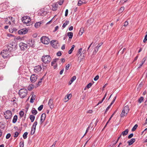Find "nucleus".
Segmentation results:
<instances>
[{
  "label": "nucleus",
  "mask_w": 147,
  "mask_h": 147,
  "mask_svg": "<svg viewBox=\"0 0 147 147\" xmlns=\"http://www.w3.org/2000/svg\"><path fill=\"white\" fill-rule=\"evenodd\" d=\"M13 45L11 44H9L7 46V49L6 50H7L10 52L12 51L13 50Z\"/></svg>",
  "instance_id": "14"
},
{
  "label": "nucleus",
  "mask_w": 147,
  "mask_h": 147,
  "mask_svg": "<svg viewBox=\"0 0 147 147\" xmlns=\"http://www.w3.org/2000/svg\"><path fill=\"white\" fill-rule=\"evenodd\" d=\"M4 116L7 120H11L12 117V113L11 111L7 110L4 113Z\"/></svg>",
  "instance_id": "3"
},
{
  "label": "nucleus",
  "mask_w": 147,
  "mask_h": 147,
  "mask_svg": "<svg viewBox=\"0 0 147 147\" xmlns=\"http://www.w3.org/2000/svg\"><path fill=\"white\" fill-rule=\"evenodd\" d=\"M19 45L22 50H24L27 49L28 45L23 42H21L20 43Z\"/></svg>",
  "instance_id": "8"
},
{
  "label": "nucleus",
  "mask_w": 147,
  "mask_h": 147,
  "mask_svg": "<svg viewBox=\"0 0 147 147\" xmlns=\"http://www.w3.org/2000/svg\"><path fill=\"white\" fill-rule=\"evenodd\" d=\"M57 43V41L53 40L51 41L50 44L53 48H56L57 47L56 44Z\"/></svg>",
  "instance_id": "15"
},
{
  "label": "nucleus",
  "mask_w": 147,
  "mask_h": 147,
  "mask_svg": "<svg viewBox=\"0 0 147 147\" xmlns=\"http://www.w3.org/2000/svg\"><path fill=\"white\" fill-rule=\"evenodd\" d=\"M128 24V21H126L124 23V26L125 27H126Z\"/></svg>",
  "instance_id": "49"
},
{
  "label": "nucleus",
  "mask_w": 147,
  "mask_h": 147,
  "mask_svg": "<svg viewBox=\"0 0 147 147\" xmlns=\"http://www.w3.org/2000/svg\"><path fill=\"white\" fill-rule=\"evenodd\" d=\"M70 66V65L69 64H68L65 67V69L66 70H68L69 69V68Z\"/></svg>",
  "instance_id": "52"
},
{
  "label": "nucleus",
  "mask_w": 147,
  "mask_h": 147,
  "mask_svg": "<svg viewBox=\"0 0 147 147\" xmlns=\"http://www.w3.org/2000/svg\"><path fill=\"white\" fill-rule=\"evenodd\" d=\"M71 94H67L66 96H65V99L66 98V97H67V98L68 99L67 101H68L69 99L71 98Z\"/></svg>",
  "instance_id": "34"
},
{
  "label": "nucleus",
  "mask_w": 147,
  "mask_h": 147,
  "mask_svg": "<svg viewBox=\"0 0 147 147\" xmlns=\"http://www.w3.org/2000/svg\"><path fill=\"white\" fill-rule=\"evenodd\" d=\"M41 69L42 68L40 66L38 65L34 67V70L35 73H38L40 71Z\"/></svg>",
  "instance_id": "13"
},
{
  "label": "nucleus",
  "mask_w": 147,
  "mask_h": 147,
  "mask_svg": "<svg viewBox=\"0 0 147 147\" xmlns=\"http://www.w3.org/2000/svg\"><path fill=\"white\" fill-rule=\"evenodd\" d=\"M37 124V122L36 121H35L34 123V125H33V129H36V127Z\"/></svg>",
  "instance_id": "44"
},
{
  "label": "nucleus",
  "mask_w": 147,
  "mask_h": 147,
  "mask_svg": "<svg viewBox=\"0 0 147 147\" xmlns=\"http://www.w3.org/2000/svg\"><path fill=\"white\" fill-rule=\"evenodd\" d=\"M128 132V129H126L125 130V131H123L122 133V134L123 136H125L126 135Z\"/></svg>",
  "instance_id": "32"
},
{
  "label": "nucleus",
  "mask_w": 147,
  "mask_h": 147,
  "mask_svg": "<svg viewBox=\"0 0 147 147\" xmlns=\"http://www.w3.org/2000/svg\"><path fill=\"white\" fill-rule=\"evenodd\" d=\"M35 129H32V130L31 132V134H33L34 133L35 131Z\"/></svg>",
  "instance_id": "57"
},
{
  "label": "nucleus",
  "mask_w": 147,
  "mask_h": 147,
  "mask_svg": "<svg viewBox=\"0 0 147 147\" xmlns=\"http://www.w3.org/2000/svg\"><path fill=\"white\" fill-rule=\"evenodd\" d=\"M37 79V76L35 74H32L31 76L30 79L32 82H34L36 81Z\"/></svg>",
  "instance_id": "11"
},
{
  "label": "nucleus",
  "mask_w": 147,
  "mask_h": 147,
  "mask_svg": "<svg viewBox=\"0 0 147 147\" xmlns=\"http://www.w3.org/2000/svg\"><path fill=\"white\" fill-rule=\"evenodd\" d=\"M10 136H11L10 134L9 133L6 136V138L7 139H9L10 137Z\"/></svg>",
  "instance_id": "50"
},
{
  "label": "nucleus",
  "mask_w": 147,
  "mask_h": 147,
  "mask_svg": "<svg viewBox=\"0 0 147 147\" xmlns=\"http://www.w3.org/2000/svg\"><path fill=\"white\" fill-rule=\"evenodd\" d=\"M76 77L75 76H73L71 79L70 80L73 82L76 79Z\"/></svg>",
  "instance_id": "41"
},
{
  "label": "nucleus",
  "mask_w": 147,
  "mask_h": 147,
  "mask_svg": "<svg viewBox=\"0 0 147 147\" xmlns=\"http://www.w3.org/2000/svg\"><path fill=\"white\" fill-rule=\"evenodd\" d=\"M136 141L135 138H132L130 139L129 141H128L127 143L129 144V145L132 144Z\"/></svg>",
  "instance_id": "21"
},
{
  "label": "nucleus",
  "mask_w": 147,
  "mask_h": 147,
  "mask_svg": "<svg viewBox=\"0 0 147 147\" xmlns=\"http://www.w3.org/2000/svg\"><path fill=\"white\" fill-rule=\"evenodd\" d=\"M40 40L42 43L45 44H48L50 42L49 39L47 36H42Z\"/></svg>",
  "instance_id": "7"
},
{
  "label": "nucleus",
  "mask_w": 147,
  "mask_h": 147,
  "mask_svg": "<svg viewBox=\"0 0 147 147\" xmlns=\"http://www.w3.org/2000/svg\"><path fill=\"white\" fill-rule=\"evenodd\" d=\"M28 46L30 47H33L35 46V42L34 40L30 39L27 41Z\"/></svg>",
  "instance_id": "9"
},
{
  "label": "nucleus",
  "mask_w": 147,
  "mask_h": 147,
  "mask_svg": "<svg viewBox=\"0 0 147 147\" xmlns=\"http://www.w3.org/2000/svg\"><path fill=\"white\" fill-rule=\"evenodd\" d=\"M73 26H71L69 28V31H71L73 30Z\"/></svg>",
  "instance_id": "62"
},
{
  "label": "nucleus",
  "mask_w": 147,
  "mask_h": 147,
  "mask_svg": "<svg viewBox=\"0 0 147 147\" xmlns=\"http://www.w3.org/2000/svg\"><path fill=\"white\" fill-rule=\"evenodd\" d=\"M75 47V46L74 45H72L71 48L68 51V53L69 54H71L72 53L73 51L74 50Z\"/></svg>",
  "instance_id": "26"
},
{
  "label": "nucleus",
  "mask_w": 147,
  "mask_h": 147,
  "mask_svg": "<svg viewBox=\"0 0 147 147\" xmlns=\"http://www.w3.org/2000/svg\"><path fill=\"white\" fill-rule=\"evenodd\" d=\"M111 117H110V118H109V120H108V121L107 122V123H106V124L105 125V126L104 127V128H103V129H104L105 127H106V126L107 124L111 120Z\"/></svg>",
  "instance_id": "58"
},
{
  "label": "nucleus",
  "mask_w": 147,
  "mask_h": 147,
  "mask_svg": "<svg viewBox=\"0 0 147 147\" xmlns=\"http://www.w3.org/2000/svg\"><path fill=\"white\" fill-rule=\"evenodd\" d=\"M28 134V133L27 132H25L23 134V137L24 139H26V138Z\"/></svg>",
  "instance_id": "35"
},
{
  "label": "nucleus",
  "mask_w": 147,
  "mask_h": 147,
  "mask_svg": "<svg viewBox=\"0 0 147 147\" xmlns=\"http://www.w3.org/2000/svg\"><path fill=\"white\" fill-rule=\"evenodd\" d=\"M103 44V42H101L98 44L97 46L95 48L93 52L94 54L96 53L98 51V48L100 47Z\"/></svg>",
  "instance_id": "16"
},
{
  "label": "nucleus",
  "mask_w": 147,
  "mask_h": 147,
  "mask_svg": "<svg viewBox=\"0 0 147 147\" xmlns=\"http://www.w3.org/2000/svg\"><path fill=\"white\" fill-rule=\"evenodd\" d=\"M30 118L32 122L34 121V118L35 117L33 115H31L30 116Z\"/></svg>",
  "instance_id": "31"
},
{
  "label": "nucleus",
  "mask_w": 147,
  "mask_h": 147,
  "mask_svg": "<svg viewBox=\"0 0 147 147\" xmlns=\"http://www.w3.org/2000/svg\"><path fill=\"white\" fill-rule=\"evenodd\" d=\"M18 117L17 115H15V116H14L12 120V122L13 123H14L16 122L18 119Z\"/></svg>",
  "instance_id": "23"
},
{
  "label": "nucleus",
  "mask_w": 147,
  "mask_h": 147,
  "mask_svg": "<svg viewBox=\"0 0 147 147\" xmlns=\"http://www.w3.org/2000/svg\"><path fill=\"white\" fill-rule=\"evenodd\" d=\"M24 112L22 111H21L19 113V115L21 117H22L24 115Z\"/></svg>",
  "instance_id": "36"
},
{
  "label": "nucleus",
  "mask_w": 147,
  "mask_h": 147,
  "mask_svg": "<svg viewBox=\"0 0 147 147\" xmlns=\"http://www.w3.org/2000/svg\"><path fill=\"white\" fill-rule=\"evenodd\" d=\"M48 105L51 109L53 108V101L52 99H49L48 102Z\"/></svg>",
  "instance_id": "17"
},
{
  "label": "nucleus",
  "mask_w": 147,
  "mask_h": 147,
  "mask_svg": "<svg viewBox=\"0 0 147 147\" xmlns=\"http://www.w3.org/2000/svg\"><path fill=\"white\" fill-rule=\"evenodd\" d=\"M64 70V69H63L60 71V73H59V74L60 75H61L62 74Z\"/></svg>",
  "instance_id": "63"
},
{
  "label": "nucleus",
  "mask_w": 147,
  "mask_h": 147,
  "mask_svg": "<svg viewBox=\"0 0 147 147\" xmlns=\"http://www.w3.org/2000/svg\"><path fill=\"white\" fill-rule=\"evenodd\" d=\"M35 96H36L35 95H33L32 96L30 100V102L31 103H33L34 102V100L35 99Z\"/></svg>",
  "instance_id": "24"
},
{
  "label": "nucleus",
  "mask_w": 147,
  "mask_h": 147,
  "mask_svg": "<svg viewBox=\"0 0 147 147\" xmlns=\"http://www.w3.org/2000/svg\"><path fill=\"white\" fill-rule=\"evenodd\" d=\"M27 31V30L26 28H24L19 30L18 32L19 34L23 35L26 34Z\"/></svg>",
  "instance_id": "10"
},
{
  "label": "nucleus",
  "mask_w": 147,
  "mask_h": 147,
  "mask_svg": "<svg viewBox=\"0 0 147 147\" xmlns=\"http://www.w3.org/2000/svg\"><path fill=\"white\" fill-rule=\"evenodd\" d=\"M19 133L17 132H16L14 134V137H18L19 135Z\"/></svg>",
  "instance_id": "47"
},
{
  "label": "nucleus",
  "mask_w": 147,
  "mask_h": 147,
  "mask_svg": "<svg viewBox=\"0 0 147 147\" xmlns=\"http://www.w3.org/2000/svg\"><path fill=\"white\" fill-rule=\"evenodd\" d=\"M33 88V86H31L30 85L28 87V89L29 90H31Z\"/></svg>",
  "instance_id": "37"
},
{
  "label": "nucleus",
  "mask_w": 147,
  "mask_h": 147,
  "mask_svg": "<svg viewBox=\"0 0 147 147\" xmlns=\"http://www.w3.org/2000/svg\"><path fill=\"white\" fill-rule=\"evenodd\" d=\"M133 133L130 134L128 136V138H131L133 136Z\"/></svg>",
  "instance_id": "55"
},
{
  "label": "nucleus",
  "mask_w": 147,
  "mask_h": 147,
  "mask_svg": "<svg viewBox=\"0 0 147 147\" xmlns=\"http://www.w3.org/2000/svg\"><path fill=\"white\" fill-rule=\"evenodd\" d=\"M67 36L69 37V38H72L73 36V33L72 32H68L67 33Z\"/></svg>",
  "instance_id": "28"
},
{
  "label": "nucleus",
  "mask_w": 147,
  "mask_h": 147,
  "mask_svg": "<svg viewBox=\"0 0 147 147\" xmlns=\"http://www.w3.org/2000/svg\"><path fill=\"white\" fill-rule=\"evenodd\" d=\"M42 22H39L36 23L34 25L35 27L36 28H39Z\"/></svg>",
  "instance_id": "22"
},
{
  "label": "nucleus",
  "mask_w": 147,
  "mask_h": 147,
  "mask_svg": "<svg viewBox=\"0 0 147 147\" xmlns=\"http://www.w3.org/2000/svg\"><path fill=\"white\" fill-rule=\"evenodd\" d=\"M98 78H99V76L98 75H97L94 78V81H96L98 79Z\"/></svg>",
  "instance_id": "48"
},
{
  "label": "nucleus",
  "mask_w": 147,
  "mask_h": 147,
  "mask_svg": "<svg viewBox=\"0 0 147 147\" xmlns=\"http://www.w3.org/2000/svg\"><path fill=\"white\" fill-rule=\"evenodd\" d=\"M4 127L5 125L4 124L1 123L0 124V128H1V129H4Z\"/></svg>",
  "instance_id": "42"
},
{
  "label": "nucleus",
  "mask_w": 147,
  "mask_h": 147,
  "mask_svg": "<svg viewBox=\"0 0 147 147\" xmlns=\"http://www.w3.org/2000/svg\"><path fill=\"white\" fill-rule=\"evenodd\" d=\"M129 111V107L128 105L125 106L122 110V111L120 114V116L122 117L124 116H126Z\"/></svg>",
  "instance_id": "2"
},
{
  "label": "nucleus",
  "mask_w": 147,
  "mask_h": 147,
  "mask_svg": "<svg viewBox=\"0 0 147 147\" xmlns=\"http://www.w3.org/2000/svg\"><path fill=\"white\" fill-rule=\"evenodd\" d=\"M1 54L4 58H7L10 57V52L7 50H3L1 52Z\"/></svg>",
  "instance_id": "6"
},
{
  "label": "nucleus",
  "mask_w": 147,
  "mask_h": 147,
  "mask_svg": "<svg viewBox=\"0 0 147 147\" xmlns=\"http://www.w3.org/2000/svg\"><path fill=\"white\" fill-rule=\"evenodd\" d=\"M22 20V22L26 24L27 26H28L30 25V23L31 19L28 16H24L22 17L21 18Z\"/></svg>",
  "instance_id": "4"
},
{
  "label": "nucleus",
  "mask_w": 147,
  "mask_h": 147,
  "mask_svg": "<svg viewBox=\"0 0 147 147\" xmlns=\"http://www.w3.org/2000/svg\"><path fill=\"white\" fill-rule=\"evenodd\" d=\"M46 117V115L45 113H43L41 115L40 122L41 123L43 122L45 120Z\"/></svg>",
  "instance_id": "19"
},
{
  "label": "nucleus",
  "mask_w": 147,
  "mask_h": 147,
  "mask_svg": "<svg viewBox=\"0 0 147 147\" xmlns=\"http://www.w3.org/2000/svg\"><path fill=\"white\" fill-rule=\"evenodd\" d=\"M24 143L23 142H20V147H24Z\"/></svg>",
  "instance_id": "46"
},
{
  "label": "nucleus",
  "mask_w": 147,
  "mask_h": 147,
  "mask_svg": "<svg viewBox=\"0 0 147 147\" xmlns=\"http://www.w3.org/2000/svg\"><path fill=\"white\" fill-rule=\"evenodd\" d=\"M69 23V21L68 20H66L65 23H64L62 27L63 28H65L67 25Z\"/></svg>",
  "instance_id": "33"
},
{
  "label": "nucleus",
  "mask_w": 147,
  "mask_h": 147,
  "mask_svg": "<svg viewBox=\"0 0 147 147\" xmlns=\"http://www.w3.org/2000/svg\"><path fill=\"white\" fill-rule=\"evenodd\" d=\"M42 60L45 63H49L51 61V58L49 55L43 56L42 58Z\"/></svg>",
  "instance_id": "5"
},
{
  "label": "nucleus",
  "mask_w": 147,
  "mask_h": 147,
  "mask_svg": "<svg viewBox=\"0 0 147 147\" xmlns=\"http://www.w3.org/2000/svg\"><path fill=\"white\" fill-rule=\"evenodd\" d=\"M92 84L91 83H90L87 85L86 87L88 88H89L92 86Z\"/></svg>",
  "instance_id": "45"
},
{
  "label": "nucleus",
  "mask_w": 147,
  "mask_h": 147,
  "mask_svg": "<svg viewBox=\"0 0 147 147\" xmlns=\"http://www.w3.org/2000/svg\"><path fill=\"white\" fill-rule=\"evenodd\" d=\"M94 21V19L92 18H91L89 20H88L87 21V22L88 23V24L89 25H90L91 24H92Z\"/></svg>",
  "instance_id": "29"
},
{
  "label": "nucleus",
  "mask_w": 147,
  "mask_h": 147,
  "mask_svg": "<svg viewBox=\"0 0 147 147\" xmlns=\"http://www.w3.org/2000/svg\"><path fill=\"white\" fill-rule=\"evenodd\" d=\"M9 21L11 22L12 24H15V20L14 18H12V17L10 16L9 17Z\"/></svg>",
  "instance_id": "25"
},
{
  "label": "nucleus",
  "mask_w": 147,
  "mask_h": 147,
  "mask_svg": "<svg viewBox=\"0 0 147 147\" xmlns=\"http://www.w3.org/2000/svg\"><path fill=\"white\" fill-rule=\"evenodd\" d=\"M68 10L67 9H66L65 11V16L66 17L67 16L68 13Z\"/></svg>",
  "instance_id": "56"
},
{
  "label": "nucleus",
  "mask_w": 147,
  "mask_h": 147,
  "mask_svg": "<svg viewBox=\"0 0 147 147\" xmlns=\"http://www.w3.org/2000/svg\"><path fill=\"white\" fill-rule=\"evenodd\" d=\"M83 4L82 1L81 0L78 1V5L79 6H80Z\"/></svg>",
  "instance_id": "39"
},
{
  "label": "nucleus",
  "mask_w": 147,
  "mask_h": 147,
  "mask_svg": "<svg viewBox=\"0 0 147 147\" xmlns=\"http://www.w3.org/2000/svg\"><path fill=\"white\" fill-rule=\"evenodd\" d=\"M138 127V125L137 124L135 125L132 127V129H137Z\"/></svg>",
  "instance_id": "59"
},
{
  "label": "nucleus",
  "mask_w": 147,
  "mask_h": 147,
  "mask_svg": "<svg viewBox=\"0 0 147 147\" xmlns=\"http://www.w3.org/2000/svg\"><path fill=\"white\" fill-rule=\"evenodd\" d=\"M57 55L58 56H60L61 55V51H59L57 53Z\"/></svg>",
  "instance_id": "51"
},
{
  "label": "nucleus",
  "mask_w": 147,
  "mask_h": 147,
  "mask_svg": "<svg viewBox=\"0 0 147 147\" xmlns=\"http://www.w3.org/2000/svg\"><path fill=\"white\" fill-rule=\"evenodd\" d=\"M111 105H109L107 107V108H106V110H105V113L107 112L109 110V108H110V107H111Z\"/></svg>",
  "instance_id": "53"
},
{
  "label": "nucleus",
  "mask_w": 147,
  "mask_h": 147,
  "mask_svg": "<svg viewBox=\"0 0 147 147\" xmlns=\"http://www.w3.org/2000/svg\"><path fill=\"white\" fill-rule=\"evenodd\" d=\"M31 112L33 114L36 115L37 113V111L34 108H33Z\"/></svg>",
  "instance_id": "27"
},
{
  "label": "nucleus",
  "mask_w": 147,
  "mask_h": 147,
  "mask_svg": "<svg viewBox=\"0 0 147 147\" xmlns=\"http://www.w3.org/2000/svg\"><path fill=\"white\" fill-rule=\"evenodd\" d=\"M82 50V48H80L78 50V53L79 54H80L81 53Z\"/></svg>",
  "instance_id": "61"
},
{
  "label": "nucleus",
  "mask_w": 147,
  "mask_h": 147,
  "mask_svg": "<svg viewBox=\"0 0 147 147\" xmlns=\"http://www.w3.org/2000/svg\"><path fill=\"white\" fill-rule=\"evenodd\" d=\"M4 21L7 24H9V25H11V22L9 21V17L7 18H5L4 19Z\"/></svg>",
  "instance_id": "20"
},
{
  "label": "nucleus",
  "mask_w": 147,
  "mask_h": 147,
  "mask_svg": "<svg viewBox=\"0 0 147 147\" xmlns=\"http://www.w3.org/2000/svg\"><path fill=\"white\" fill-rule=\"evenodd\" d=\"M144 100V98L142 96L140 97L138 99V102L140 103H141Z\"/></svg>",
  "instance_id": "30"
},
{
  "label": "nucleus",
  "mask_w": 147,
  "mask_h": 147,
  "mask_svg": "<svg viewBox=\"0 0 147 147\" xmlns=\"http://www.w3.org/2000/svg\"><path fill=\"white\" fill-rule=\"evenodd\" d=\"M59 60V59L58 58H56L55 59H54L52 62H51V65L53 66L54 67V69L56 68L57 66V65L56 64V63Z\"/></svg>",
  "instance_id": "12"
},
{
  "label": "nucleus",
  "mask_w": 147,
  "mask_h": 147,
  "mask_svg": "<svg viewBox=\"0 0 147 147\" xmlns=\"http://www.w3.org/2000/svg\"><path fill=\"white\" fill-rule=\"evenodd\" d=\"M59 28V26H56L55 27V30H54V31H56Z\"/></svg>",
  "instance_id": "60"
},
{
  "label": "nucleus",
  "mask_w": 147,
  "mask_h": 147,
  "mask_svg": "<svg viewBox=\"0 0 147 147\" xmlns=\"http://www.w3.org/2000/svg\"><path fill=\"white\" fill-rule=\"evenodd\" d=\"M87 113H92V111L91 110H90L88 111H87Z\"/></svg>",
  "instance_id": "64"
},
{
  "label": "nucleus",
  "mask_w": 147,
  "mask_h": 147,
  "mask_svg": "<svg viewBox=\"0 0 147 147\" xmlns=\"http://www.w3.org/2000/svg\"><path fill=\"white\" fill-rule=\"evenodd\" d=\"M124 9V7H121L119 9V11L120 12H122Z\"/></svg>",
  "instance_id": "43"
},
{
  "label": "nucleus",
  "mask_w": 147,
  "mask_h": 147,
  "mask_svg": "<svg viewBox=\"0 0 147 147\" xmlns=\"http://www.w3.org/2000/svg\"><path fill=\"white\" fill-rule=\"evenodd\" d=\"M83 29L81 28L79 32V34L81 35L83 34Z\"/></svg>",
  "instance_id": "38"
},
{
  "label": "nucleus",
  "mask_w": 147,
  "mask_h": 147,
  "mask_svg": "<svg viewBox=\"0 0 147 147\" xmlns=\"http://www.w3.org/2000/svg\"><path fill=\"white\" fill-rule=\"evenodd\" d=\"M147 40V34L145 35L144 38L143 40V42H145Z\"/></svg>",
  "instance_id": "54"
},
{
  "label": "nucleus",
  "mask_w": 147,
  "mask_h": 147,
  "mask_svg": "<svg viewBox=\"0 0 147 147\" xmlns=\"http://www.w3.org/2000/svg\"><path fill=\"white\" fill-rule=\"evenodd\" d=\"M28 94L27 90L25 88H23L20 89L19 92V94L20 97L21 98H24Z\"/></svg>",
  "instance_id": "1"
},
{
  "label": "nucleus",
  "mask_w": 147,
  "mask_h": 147,
  "mask_svg": "<svg viewBox=\"0 0 147 147\" xmlns=\"http://www.w3.org/2000/svg\"><path fill=\"white\" fill-rule=\"evenodd\" d=\"M58 4L57 3H54L52 5V10L53 11H55L58 7Z\"/></svg>",
  "instance_id": "18"
},
{
  "label": "nucleus",
  "mask_w": 147,
  "mask_h": 147,
  "mask_svg": "<svg viewBox=\"0 0 147 147\" xmlns=\"http://www.w3.org/2000/svg\"><path fill=\"white\" fill-rule=\"evenodd\" d=\"M43 107V105H41L38 108V110L39 111H41Z\"/></svg>",
  "instance_id": "40"
}]
</instances>
